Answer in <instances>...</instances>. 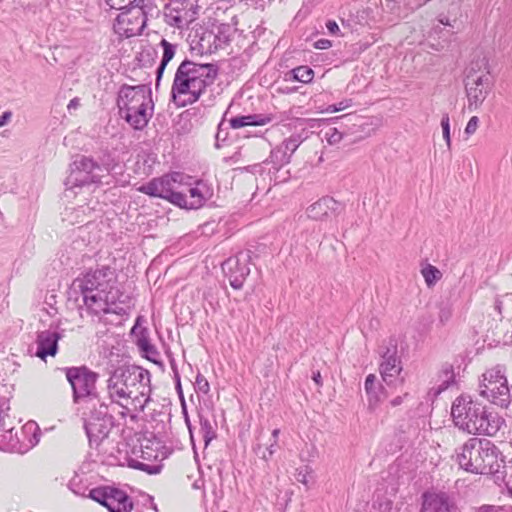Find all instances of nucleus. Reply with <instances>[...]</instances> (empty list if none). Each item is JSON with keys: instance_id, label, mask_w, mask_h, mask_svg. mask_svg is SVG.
<instances>
[{"instance_id": "obj_22", "label": "nucleus", "mask_w": 512, "mask_h": 512, "mask_svg": "<svg viewBox=\"0 0 512 512\" xmlns=\"http://www.w3.org/2000/svg\"><path fill=\"white\" fill-rule=\"evenodd\" d=\"M154 104L144 105L142 107L127 110L119 113L133 129L143 130L153 116Z\"/></svg>"}, {"instance_id": "obj_58", "label": "nucleus", "mask_w": 512, "mask_h": 512, "mask_svg": "<svg viewBox=\"0 0 512 512\" xmlns=\"http://www.w3.org/2000/svg\"><path fill=\"white\" fill-rule=\"evenodd\" d=\"M183 413H184V416H185V422H186L187 427H188V429H189L190 435H192L191 423H190V420H189L188 414H187V412H186L185 405H183ZM191 438L193 439V436H191Z\"/></svg>"}, {"instance_id": "obj_52", "label": "nucleus", "mask_w": 512, "mask_h": 512, "mask_svg": "<svg viewBox=\"0 0 512 512\" xmlns=\"http://www.w3.org/2000/svg\"><path fill=\"white\" fill-rule=\"evenodd\" d=\"M11 117H12V113L10 111H5L0 116V127H3L4 125H6L8 123V121L11 119Z\"/></svg>"}, {"instance_id": "obj_8", "label": "nucleus", "mask_w": 512, "mask_h": 512, "mask_svg": "<svg viewBox=\"0 0 512 512\" xmlns=\"http://www.w3.org/2000/svg\"><path fill=\"white\" fill-rule=\"evenodd\" d=\"M70 169V174L65 181L67 189L100 183L101 179L110 172L108 164H98L87 156L77 157Z\"/></svg>"}, {"instance_id": "obj_17", "label": "nucleus", "mask_w": 512, "mask_h": 512, "mask_svg": "<svg viewBox=\"0 0 512 512\" xmlns=\"http://www.w3.org/2000/svg\"><path fill=\"white\" fill-rule=\"evenodd\" d=\"M151 103H153L151 90L146 85H124L118 93L117 106L119 108V113H123L134 108L138 109L139 107L149 105Z\"/></svg>"}, {"instance_id": "obj_12", "label": "nucleus", "mask_w": 512, "mask_h": 512, "mask_svg": "<svg viewBox=\"0 0 512 512\" xmlns=\"http://www.w3.org/2000/svg\"><path fill=\"white\" fill-rule=\"evenodd\" d=\"M183 178V174L174 172L159 178H153L149 182L138 187L137 190L151 197L166 199L172 204H181L183 198L181 196V191H178V188L181 185Z\"/></svg>"}, {"instance_id": "obj_54", "label": "nucleus", "mask_w": 512, "mask_h": 512, "mask_svg": "<svg viewBox=\"0 0 512 512\" xmlns=\"http://www.w3.org/2000/svg\"><path fill=\"white\" fill-rule=\"evenodd\" d=\"M442 131L450 130L449 116L444 114L441 120Z\"/></svg>"}, {"instance_id": "obj_38", "label": "nucleus", "mask_w": 512, "mask_h": 512, "mask_svg": "<svg viewBox=\"0 0 512 512\" xmlns=\"http://www.w3.org/2000/svg\"><path fill=\"white\" fill-rule=\"evenodd\" d=\"M313 479V470L309 466L301 467L297 470L296 480L305 486H308Z\"/></svg>"}, {"instance_id": "obj_26", "label": "nucleus", "mask_w": 512, "mask_h": 512, "mask_svg": "<svg viewBox=\"0 0 512 512\" xmlns=\"http://www.w3.org/2000/svg\"><path fill=\"white\" fill-rule=\"evenodd\" d=\"M160 46L163 49V55L160 61L159 66L156 69V89H158L160 85L161 78L163 76V73L165 71L166 66L168 63L173 59L176 53V45L168 42L166 39H162L160 42Z\"/></svg>"}, {"instance_id": "obj_6", "label": "nucleus", "mask_w": 512, "mask_h": 512, "mask_svg": "<svg viewBox=\"0 0 512 512\" xmlns=\"http://www.w3.org/2000/svg\"><path fill=\"white\" fill-rule=\"evenodd\" d=\"M66 379L72 388V397L75 404L92 405L100 402L96 383L99 374L86 366L67 367L64 369Z\"/></svg>"}, {"instance_id": "obj_62", "label": "nucleus", "mask_w": 512, "mask_h": 512, "mask_svg": "<svg viewBox=\"0 0 512 512\" xmlns=\"http://www.w3.org/2000/svg\"><path fill=\"white\" fill-rule=\"evenodd\" d=\"M221 131H222V123L219 124L218 126V132L216 134V139L219 140L220 137H223V134H221Z\"/></svg>"}, {"instance_id": "obj_35", "label": "nucleus", "mask_w": 512, "mask_h": 512, "mask_svg": "<svg viewBox=\"0 0 512 512\" xmlns=\"http://www.w3.org/2000/svg\"><path fill=\"white\" fill-rule=\"evenodd\" d=\"M128 464H129V467L131 468H134V469H137V470H141V471H145L147 472L148 474H158L161 470V467L159 465H150V464H146L144 462H141L139 460H136V459H130L128 461Z\"/></svg>"}, {"instance_id": "obj_14", "label": "nucleus", "mask_w": 512, "mask_h": 512, "mask_svg": "<svg viewBox=\"0 0 512 512\" xmlns=\"http://www.w3.org/2000/svg\"><path fill=\"white\" fill-rule=\"evenodd\" d=\"M121 13L115 19L114 31L121 37L130 38L141 35L147 25V18L139 10L119 5Z\"/></svg>"}, {"instance_id": "obj_34", "label": "nucleus", "mask_w": 512, "mask_h": 512, "mask_svg": "<svg viewBox=\"0 0 512 512\" xmlns=\"http://www.w3.org/2000/svg\"><path fill=\"white\" fill-rule=\"evenodd\" d=\"M131 10H139L143 16L148 18L154 9L153 0H130L127 5Z\"/></svg>"}, {"instance_id": "obj_49", "label": "nucleus", "mask_w": 512, "mask_h": 512, "mask_svg": "<svg viewBox=\"0 0 512 512\" xmlns=\"http://www.w3.org/2000/svg\"><path fill=\"white\" fill-rule=\"evenodd\" d=\"M326 27H327L329 33L334 34V35L338 34V32L340 31L338 24L333 20H329L326 23Z\"/></svg>"}, {"instance_id": "obj_33", "label": "nucleus", "mask_w": 512, "mask_h": 512, "mask_svg": "<svg viewBox=\"0 0 512 512\" xmlns=\"http://www.w3.org/2000/svg\"><path fill=\"white\" fill-rule=\"evenodd\" d=\"M421 274L428 287L434 286L442 276L440 270L431 264H427L425 267H423Z\"/></svg>"}, {"instance_id": "obj_61", "label": "nucleus", "mask_w": 512, "mask_h": 512, "mask_svg": "<svg viewBox=\"0 0 512 512\" xmlns=\"http://www.w3.org/2000/svg\"><path fill=\"white\" fill-rule=\"evenodd\" d=\"M312 378L317 385H321V374L319 371L314 372Z\"/></svg>"}, {"instance_id": "obj_43", "label": "nucleus", "mask_w": 512, "mask_h": 512, "mask_svg": "<svg viewBox=\"0 0 512 512\" xmlns=\"http://www.w3.org/2000/svg\"><path fill=\"white\" fill-rule=\"evenodd\" d=\"M140 351L144 354V356L148 360L156 362L155 358L159 355V352H158L157 348L153 344H149L147 346V348L144 347Z\"/></svg>"}, {"instance_id": "obj_11", "label": "nucleus", "mask_w": 512, "mask_h": 512, "mask_svg": "<svg viewBox=\"0 0 512 512\" xmlns=\"http://www.w3.org/2000/svg\"><path fill=\"white\" fill-rule=\"evenodd\" d=\"M79 302L86 308L91 315H101L107 313L122 314L125 310L117 305L121 293L117 286L105 289V292L93 290L92 293L79 294Z\"/></svg>"}, {"instance_id": "obj_47", "label": "nucleus", "mask_w": 512, "mask_h": 512, "mask_svg": "<svg viewBox=\"0 0 512 512\" xmlns=\"http://www.w3.org/2000/svg\"><path fill=\"white\" fill-rule=\"evenodd\" d=\"M174 376H175L176 390H177V392L179 394V397L182 399V405H185L184 397H183V393H182L180 376H179L177 370H174Z\"/></svg>"}, {"instance_id": "obj_57", "label": "nucleus", "mask_w": 512, "mask_h": 512, "mask_svg": "<svg viewBox=\"0 0 512 512\" xmlns=\"http://www.w3.org/2000/svg\"><path fill=\"white\" fill-rule=\"evenodd\" d=\"M428 1L429 0H415V3L408 1L407 5L410 6V8L414 9V8L421 7L423 4H425Z\"/></svg>"}, {"instance_id": "obj_51", "label": "nucleus", "mask_w": 512, "mask_h": 512, "mask_svg": "<svg viewBox=\"0 0 512 512\" xmlns=\"http://www.w3.org/2000/svg\"><path fill=\"white\" fill-rule=\"evenodd\" d=\"M438 21L440 24L450 27H454V24L456 23V20L450 21V19L447 16L443 15L439 16Z\"/></svg>"}, {"instance_id": "obj_56", "label": "nucleus", "mask_w": 512, "mask_h": 512, "mask_svg": "<svg viewBox=\"0 0 512 512\" xmlns=\"http://www.w3.org/2000/svg\"><path fill=\"white\" fill-rule=\"evenodd\" d=\"M105 2L111 9H120L119 5L122 4L123 0H105Z\"/></svg>"}, {"instance_id": "obj_20", "label": "nucleus", "mask_w": 512, "mask_h": 512, "mask_svg": "<svg viewBox=\"0 0 512 512\" xmlns=\"http://www.w3.org/2000/svg\"><path fill=\"white\" fill-rule=\"evenodd\" d=\"M480 395L501 408L508 407L511 402L507 380H503L500 384L496 382L480 384Z\"/></svg>"}, {"instance_id": "obj_25", "label": "nucleus", "mask_w": 512, "mask_h": 512, "mask_svg": "<svg viewBox=\"0 0 512 512\" xmlns=\"http://www.w3.org/2000/svg\"><path fill=\"white\" fill-rule=\"evenodd\" d=\"M365 391L368 395V402L371 408L378 405L384 395V388L377 383V378L374 374H369L365 379Z\"/></svg>"}, {"instance_id": "obj_23", "label": "nucleus", "mask_w": 512, "mask_h": 512, "mask_svg": "<svg viewBox=\"0 0 512 512\" xmlns=\"http://www.w3.org/2000/svg\"><path fill=\"white\" fill-rule=\"evenodd\" d=\"M204 186L203 182L198 181L195 187L188 188V194L181 192L183 201H181V204L176 205L186 209H197L201 207L206 201V197L201 189V187Z\"/></svg>"}, {"instance_id": "obj_18", "label": "nucleus", "mask_w": 512, "mask_h": 512, "mask_svg": "<svg viewBox=\"0 0 512 512\" xmlns=\"http://www.w3.org/2000/svg\"><path fill=\"white\" fill-rule=\"evenodd\" d=\"M420 512H458L453 498L445 491H425Z\"/></svg>"}, {"instance_id": "obj_40", "label": "nucleus", "mask_w": 512, "mask_h": 512, "mask_svg": "<svg viewBox=\"0 0 512 512\" xmlns=\"http://www.w3.org/2000/svg\"><path fill=\"white\" fill-rule=\"evenodd\" d=\"M195 390L202 394H208L210 390V385L207 379L201 374L198 373L195 380Z\"/></svg>"}, {"instance_id": "obj_59", "label": "nucleus", "mask_w": 512, "mask_h": 512, "mask_svg": "<svg viewBox=\"0 0 512 512\" xmlns=\"http://www.w3.org/2000/svg\"><path fill=\"white\" fill-rule=\"evenodd\" d=\"M443 132V138L448 146V148L451 147V138H450V130L442 131Z\"/></svg>"}, {"instance_id": "obj_64", "label": "nucleus", "mask_w": 512, "mask_h": 512, "mask_svg": "<svg viewBox=\"0 0 512 512\" xmlns=\"http://www.w3.org/2000/svg\"><path fill=\"white\" fill-rule=\"evenodd\" d=\"M478 512H492L489 507H482Z\"/></svg>"}, {"instance_id": "obj_42", "label": "nucleus", "mask_w": 512, "mask_h": 512, "mask_svg": "<svg viewBox=\"0 0 512 512\" xmlns=\"http://www.w3.org/2000/svg\"><path fill=\"white\" fill-rule=\"evenodd\" d=\"M279 433H280L279 429H274L272 431L273 443H271L270 446L266 449V451L263 452V454L261 456L263 459L267 460L269 457H271L274 454V452H275L274 447L277 444V439H278Z\"/></svg>"}, {"instance_id": "obj_15", "label": "nucleus", "mask_w": 512, "mask_h": 512, "mask_svg": "<svg viewBox=\"0 0 512 512\" xmlns=\"http://www.w3.org/2000/svg\"><path fill=\"white\" fill-rule=\"evenodd\" d=\"M250 251L239 252L222 263V270L232 288L239 290L250 274Z\"/></svg>"}, {"instance_id": "obj_21", "label": "nucleus", "mask_w": 512, "mask_h": 512, "mask_svg": "<svg viewBox=\"0 0 512 512\" xmlns=\"http://www.w3.org/2000/svg\"><path fill=\"white\" fill-rule=\"evenodd\" d=\"M343 204L334 198L322 197L307 208V216L313 220H325L331 215H338L343 210Z\"/></svg>"}, {"instance_id": "obj_60", "label": "nucleus", "mask_w": 512, "mask_h": 512, "mask_svg": "<svg viewBox=\"0 0 512 512\" xmlns=\"http://www.w3.org/2000/svg\"><path fill=\"white\" fill-rule=\"evenodd\" d=\"M442 30L443 29L439 25L434 26L430 31L429 37H431L432 35H439L442 32Z\"/></svg>"}, {"instance_id": "obj_48", "label": "nucleus", "mask_w": 512, "mask_h": 512, "mask_svg": "<svg viewBox=\"0 0 512 512\" xmlns=\"http://www.w3.org/2000/svg\"><path fill=\"white\" fill-rule=\"evenodd\" d=\"M331 45V41L328 39H319L315 42V47L321 50L328 49Z\"/></svg>"}, {"instance_id": "obj_19", "label": "nucleus", "mask_w": 512, "mask_h": 512, "mask_svg": "<svg viewBox=\"0 0 512 512\" xmlns=\"http://www.w3.org/2000/svg\"><path fill=\"white\" fill-rule=\"evenodd\" d=\"M64 336V330L59 326L38 332L36 356L45 360L47 356L54 357L58 352V341Z\"/></svg>"}, {"instance_id": "obj_24", "label": "nucleus", "mask_w": 512, "mask_h": 512, "mask_svg": "<svg viewBox=\"0 0 512 512\" xmlns=\"http://www.w3.org/2000/svg\"><path fill=\"white\" fill-rule=\"evenodd\" d=\"M272 116L263 114H249L230 119L231 128L239 129L245 126H264L272 121Z\"/></svg>"}, {"instance_id": "obj_30", "label": "nucleus", "mask_w": 512, "mask_h": 512, "mask_svg": "<svg viewBox=\"0 0 512 512\" xmlns=\"http://www.w3.org/2000/svg\"><path fill=\"white\" fill-rule=\"evenodd\" d=\"M439 377L441 378V384H439L437 393H441L454 383L455 375L453 366L450 364L443 365Z\"/></svg>"}, {"instance_id": "obj_27", "label": "nucleus", "mask_w": 512, "mask_h": 512, "mask_svg": "<svg viewBox=\"0 0 512 512\" xmlns=\"http://www.w3.org/2000/svg\"><path fill=\"white\" fill-rule=\"evenodd\" d=\"M290 162V154L286 153L280 145L275 147L271 153L269 158L265 161V163H271L275 171L280 170L284 165Z\"/></svg>"}, {"instance_id": "obj_63", "label": "nucleus", "mask_w": 512, "mask_h": 512, "mask_svg": "<svg viewBox=\"0 0 512 512\" xmlns=\"http://www.w3.org/2000/svg\"><path fill=\"white\" fill-rule=\"evenodd\" d=\"M221 131H222V123L219 124L218 126V132L216 134V139L219 140L220 137H223V134H221Z\"/></svg>"}, {"instance_id": "obj_1", "label": "nucleus", "mask_w": 512, "mask_h": 512, "mask_svg": "<svg viewBox=\"0 0 512 512\" xmlns=\"http://www.w3.org/2000/svg\"><path fill=\"white\" fill-rule=\"evenodd\" d=\"M150 378L148 370L136 365H122L111 372L106 381V389L111 405L121 408L119 415L122 418L130 412L129 403L135 409L144 410L150 401Z\"/></svg>"}, {"instance_id": "obj_36", "label": "nucleus", "mask_w": 512, "mask_h": 512, "mask_svg": "<svg viewBox=\"0 0 512 512\" xmlns=\"http://www.w3.org/2000/svg\"><path fill=\"white\" fill-rule=\"evenodd\" d=\"M323 138L330 144H338L344 137V132L336 127H330L326 131H322Z\"/></svg>"}, {"instance_id": "obj_13", "label": "nucleus", "mask_w": 512, "mask_h": 512, "mask_svg": "<svg viewBox=\"0 0 512 512\" xmlns=\"http://www.w3.org/2000/svg\"><path fill=\"white\" fill-rule=\"evenodd\" d=\"M88 497L106 507L109 512H131L134 506L125 491L111 486L93 488Z\"/></svg>"}, {"instance_id": "obj_28", "label": "nucleus", "mask_w": 512, "mask_h": 512, "mask_svg": "<svg viewBox=\"0 0 512 512\" xmlns=\"http://www.w3.org/2000/svg\"><path fill=\"white\" fill-rule=\"evenodd\" d=\"M314 77V71L308 66H299L292 69L286 74L285 80L299 81L301 83H309Z\"/></svg>"}, {"instance_id": "obj_32", "label": "nucleus", "mask_w": 512, "mask_h": 512, "mask_svg": "<svg viewBox=\"0 0 512 512\" xmlns=\"http://www.w3.org/2000/svg\"><path fill=\"white\" fill-rule=\"evenodd\" d=\"M131 334L135 336L136 345L140 350L151 344L147 328L135 324L131 329Z\"/></svg>"}, {"instance_id": "obj_3", "label": "nucleus", "mask_w": 512, "mask_h": 512, "mask_svg": "<svg viewBox=\"0 0 512 512\" xmlns=\"http://www.w3.org/2000/svg\"><path fill=\"white\" fill-rule=\"evenodd\" d=\"M451 416L458 429L472 435L494 436L503 422L497 414L467 395H460L454 400Z\"/></svg>"}, {"instance_id": "obj_29", "label": "nucleus", "mask_w": 512, "mask_h": 512, "mask_svg": "<svg viewBox=\"0 0 512 512\" xmlns=\"http://www.w3.org/2000/svg\"><path fill=\"white\" fill-rule=\"evenodd\" d=\"M503 380H507L505 375V367L502 365H496L482 374L481 384L485 383H501Z\"/></svg>"}, {"instance_id": "obj_53", "label": "nucleus", "mask_w": 512, "mask_h": 512, "mask_svg": "<svg viewBox=\"0 0 512 512\" xmlns=\"http://www.w3.org/2000/svg\"><path fill=\"white\" fill-rule=\"evenodd\" d=\"M408 396V393H405L403 396H397L395 398H393L391 401H390V405L392 407H396V406H399L403 403V400L405 397Z\"/></svg>"}, {"instance_id": "obj_7", "label": "nucleus", "mask_w": 512, "mask_h": 512, "mask_svg": "<svg viewBox=\"0 0 512 512\" xmlns=\"http://www.w3.org/2000/svg\"><path fill=\"white\" fill-rule=\"evenodd\" d=\"M116 284L117 278L114 269L108 266L91 269L73 280L68 291L69 299L79 303V294L87 295L97 289L105 292V289L117 286Z\"/></svg>"}, {"instance_id": "obj_50", "label": "nucleus", "mask_w": 512, "mask_h": 512, "mask_svg": "<svg viewBox=\"0 0 512 512\" xmlns=\"http://www.w3.org/2000/svg\"><path fill=\"white\" fill-rule=\"evenodd\" d=\"M79 106H80V99L75 97L70 100V102L67 105V109L70 113H72V111L78 109Z\"/></svg>"}, {"instance_id": "obj_31", "label": "nucleus", "mask_w": 512, "mask_h": 512, "mask_svg": "<svg viewBox=\"0 0 512 512\" xmlns=\"http://www.w3.org/2000/svg\"><path fill=\"white\" fill-rule=\"evenodd\" d=\"M200 433L207 446L212 439L216 437L215 429L211 421L202 415H199Z\"/></svg>"}, {"instance_id": "obj_2", "label": "nucleus", "mask_w": 512, "mask_h": 512, "mask_svg": "<svg viewBox=\"0 0 512 512\" xmlns=\"http://www.w3.org/2000/svg\"><path fill=\"white\" fill-rule=\"evenodd\" d=\"M218 75L216 64H198L184 60L178 66L172 88L171 99L177 107L196 103L206 88L211 86Z\"/></svg>"}, {"instance_id": "obj_10", "label": "nucleus", "mask_w": 512, "mask_h": 512, "mask_svg": "<svg viewBox=\"0 0 512 512\" xmlns=\"http://www.w3.org/2000/svg\"><path fill=\"white\" fill-rule=\"evenodd\" d=\"M397 352V341L393 338L384 340L379 347V355L382 359L379 364L381 378L388 387L394 389L404 384V378L401 376L402 364Z\"/></svg>"}, {"instance_id": "obj_39", "label": "nucleus", "mask_w": 512, "mask_h": 512, "mask_svg": "<svg viewBox=\"0 0 512 512\" xmlns=\"http://www.w3.org/2000/svg\"><path fill=\"white\" fill-rule=\"evenodd\" d=\"M453 309L450 304L445 303L440 306L438 319L442 325H445L452 317Z\"/></svg>"}, {"instance_id": "obj_41", "label": "nucleus", "mask_w": 512, "mask_h": 512, "mask_svg": "<svg viewBox=\"0 0 512 512\" xmlns=\"http://www.w3.org/2000/svg\"><path fill=\"white\" fill-rule=\"evenodd\" d=\"M352 104H353V102L351 99H344V100L340 101L339 103L328 105L327 108L325 109V112H327V113L339 112V111H342V110H345V109L351 107Z\"/></svg>"}, {"instance_id": "obj_45", "label": "nucleus", "mask_w": 512, "mask_h": 512, "mask_svg": "<svg viewBox=\"0 0 512 512\" xmlns=\"http://www.w3.org/2000/svg\"><path fill=\"white\" fill-rule=\"evenodd\" d=\"M13 430V427H7L5 423V415H3V411L0 409V432L9 434V439L12 440Z\"/></svg>"}, {"instance_id": "obj_37", "label": "nucleus", "mask_w": 512, "mask_h": 512, "mask_svg": "<svg viewBox=\"0 0 512 512\" xmlns=\"http://www.w3.org/2000/svg\"><path fill=\"white\" fill-rule=\"evenodd\" d=\"M301 139L299 135H292L288 139H285L281 144V148L288 154L290 157L297 150L299 145L301 144Z\"/></svg>"}, {"instance_id": "obj_55", "label": "nucleus", "mask_w": 512, "mask_h": 512, "mask_svg": "<svg viewBox=\"0 0 512 512\" xmlns=\"http://www.w3.org/2000/svg\"><path fill=\"white\" fill-rule=\"evenodd\" d=\"M105 2L111 9H120L119 5L122 4L123 0H105Z\"/></svg>"}, {"instance_id": "obj_16", "label": "nucleus", "mask_w": 512, "mask_h": 512, "mask_svg": "<svg viewBox=\"0 0 512 512\" xmlns=\"http://www.w3.org/2000/svg\"><path fill=\"white\" fill-rule=\"evenodd\" d=\"M164 18L172 27L187 28L197 18V7L189 1H171L164 8Z\"/></svg>"}, {"instance_id": "obj_9", "label": "nucleus", "mask_w": 512, "mask_h": 512, "mask_svg": "<svg viewBox=\"0 0 512 512\" xmlns=\"http://www.w3.org/2000/svg\"><path fill=\"white\" fill-rule=\"evenodd\" d=\"M84 428L90 445L98 446L113 427V417L109 414L108 405L104 402L93 403L86 407Z\"/></svg>"}, {"instance_id": "obj_5", "label": "nucleus", "mask_w": 512, "mask_h": 512, "mask_svg": "<svg viewBox=\"0 0 512 512\" xmlns=\"http://www.w3.org/2000/svg\"><path fill=\"white\" fill-rule=\"evenodd\" d=\"M494 87L489 60L483 56L473 60L465 79V92L468 110L475 111L481 107Z\"/></svg>"}, {"instance_id": "obj_4", "label": "nucleus", "mask_w": 512, "mask_h": 512, "mask_svg": "<svg viewBox=\"0 0 512 512\" xmlns=\"http://www.w3.org/2000/svg\"><path fill=\"white\" fill-rule=\"evenodd\" d=\"M500 452L487 439L470 438L457 453L459 466L474 474H494L500 468Z\"/></svg>"}, {"instance_id": "obj_46", "label": "nucleus", "mask_w": 512, "mask_h": 512, "mask_svg": "<svg viewBox=\"0 0 512 512\" xmlns=\"http://www.w3.org/2000/svg\"><path fill=\"white\" fill-rule=\"evenodd\" d=\"M152 450L148 447V446H143L141 445L140 447V457L144 460H150L152 457H153V454H152ZM157 455L154 456V458H156Z\"/></svg>"}, {"instance_id": "obj_44", "label": "nucleus", "mask_w": 512, "mask_h": 512, "mask_svg": "<svg viewBox=\"0 0 512 512\" xmlns=\"http://www.w3.org/2000/svg\"><path fill=\"white\" fill-rule=\"evenodd\" d=\"M478 123H479V119L477 116H472L470 118V120L468 121L467 125H466V128H465V133L467 135H472L475 133V131L477 130V127H478Z\"/></svg>"}]
</instances>
